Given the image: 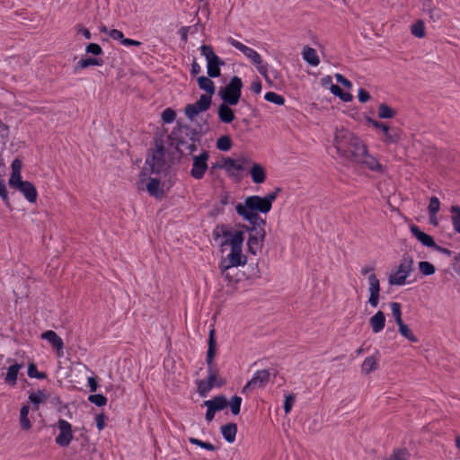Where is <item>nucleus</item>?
I'll return each mask as SVG.
<instances>
[{"instance_id": "1", "label": "nucleus", "mask_w": 460, "mask_h": 460, "mask_svg": "<svg viewBox=\"0 0 460 460\" xmlns=\"http://www.w3.org/2000/svg\"><path fill=\"white\" fill-rule=\"evenodd\" d=\"M214 240L217 242L221 237H225L221 241L220 246H230L231 251L226 259H222L219 263L221 275L224 278H229V270L244 266L247 261V256L243 253V245L244 242L243 231H232V228L225 224H218L212 233Z\"/></svg>"}, {"instance_id": "2", "label": "nucleus", "mask_w": 460, "mask_h": 460, "mask_svg": "<svg viewBox=\"0 0 460 460\" xmlns=\"http://www.w3.org/2000/svg\"><path fill=\"white\" fill-rule=\"evenodd\" d=\"M338 155L346 162L358 164L367 155V146L353 132L344 128L337 129L333 139Z\"/></svg>"}, {"instance_id": "3", "label": "nucleus", "mask_w": 460, "mask_h": 460, "mask_svg": "<svg viewBox=\"0 0 460 460\" xmlns=\"http://www.w3.org/2000/svg\"><path fill=\"white\" fill-rule=\"evenodd\" d=\"M243 87L242 79L237 75H234L226 86L220 87L218 96L222 102L237 105L242 98Z\"/></svg>"}, {"instance_id": "4", "label": "nucleus", "mask_w": 460, "mask_h": 460, "mask_svg": "<svg viewBox=\"0 0 460 460\" xmlns=\"http://www.w3.org/2000/svg\"><path fill=\"white\" fill-rule=\"evenodd\" d=\"M192 128L181 121H177L176 127L172 129V133L168 136V142L170 146H174L175 151L179 153L178 162L185 155L181 146L187 144V138L190 139Z\"/></svg>"}, {"instance_id": "5", "label": "nucleus", "mask_w": 460, "mask_h": 460, "mask_svg": "<svg viewBox=\"0 0 460 460\" xmlns=\"http://www.w3.org/2000/svg\"><path fill=\"white\" fill-rule=\"evenodd\" d=\"M192 128L181 121H177L176 127L172 129V133L168 136V142L170 146H174L175 151L179 153L178 162L185 155L181 146L187 144V138L190 139Z\"/></svg>"}, {"instance_id": "6", "label": "nucleus", "mask_w": 460, "mask_h": 460, "mask_svg": "<svg viewBox=\"0 0 460 460\" xmlns=\"http://www.w3.org/2000/svg\"><path fill=\"white\" fill-rule=\"evenodd\" d=\"M228 42L233 46L234 47L235 49H237L238 50H240L243 55H245L249 59L252 60V62L253 63V65L256 66L257 67V70L259 71V73L264 77V79L266 80V82L271 85L272 84V81L271 79L269 77L268 75V67H267V65H264L262 64V58L260 56V54H258L254 49H252V48H249L247 46H245L244 44H243L242 42L238 41V40H235L233 38H229L228 39Z\"/></svg>"}, {"instance_id": "7", "label": "nucleus", "mask_w": 460, "mask_h": 460, "mask_svg": "<svg viewBox=\"0 0 460 460\" xmlns=\"http://www.w3.org/2000/svg\"><path fill=\"white\" fill-rule=\"evenodd\" d=\"M200 53L206 58L207 60V73L208 77H219L221 75V66H225V61L222 60L214 51L210 45L203 44L200 47Z\"/></svg>"}, {"instance_id": "8", "label": "nucleus", "mask_w": 460, "mask_h": 460, "mask_svg": "<svg viewBox=\"0 0 460 460\" xmlns=\"http://www.w3.org/2000/svg\"><path fill=\"white\" fill-rule=\"evenodd\" d=\"M251 163L252 160L246 156H239L236 159L228 156L222 157V166H224L227 175L236 181H240L243 179V175L239 172H243L245 165Z\"/></svg>"}, {"instance_id": "9", "label": "nucleus", "mask_w": 460, "mask_h": 460, "mask_svg": "<svg viewBox=\"0 0 460 460\" xmlns=\"http://www.w3.org/2000/svg\"><path fill=\"white\" fill-rule=\"evenodd\" d=\"M217 343L216 331L214 328H211L208 332V350L206 356V363L208 365V375H219V369L215 362V358L217 356Z\"/></svg>"}, {"instance_id": "10", "label": "nucleus", "mask_w": 460, "mask_h": 460, "mask_svg": "<svg viewBox=\"0 0 460 460\" xmlns=\"http://www.w3.org/2000/svg\"><path fill=\"white\" fill-rule=\"evenodd\" d=\"M413 259L405 253L402 256L401 264L398 266L396 274L402 273L401 276L394 277V275L389 276L390 285L402 286L406 282L407 277L412 271Z\"/></svg>"}, {"instance_id": "11", "label": "nucleus", "mask_w": 460, "mask_h": 460, "mask_svg": "<svg viewBox=\"0 0 460 460\" xmlns=\"http://www.w3.org/2000/svg\"><path fill=\"white\" fill-rule=\"evenodd\" d=\"M209 159V153L207 150H202V152L198 155H192V167L190 169V174L195 180H201L206 172L208 169V161Z\"/></svg>"}, {"instance_id": "12", "label": "nucleus", "mask_w": 460, "mask_h": 460, "mask_svg": "<svg viewBox=\"0 0 460 460\" xmlns=\"http://www.w3.org/2000/svg\"><path fill=\"white\" fill-rule=\"evenodd\" d=\"M58 428L60 432L56 438V443L63 447H68L73 439L71 424L63 419H59L58 421Z\"/></svg>"}, {"instance_id": "13", "label": "nucleus", "mask_w": 460, "mask_h": 460, "mask_svg": "<svg viewBox=\"0 0 460 460\" xmlns=\"http://www.w3.org/2000/svg\"><path fill=\"white\" fill-rule=\"evenodd\" d=\"M246 208H250L254 212L266 214L270 211L271 208L269 207L267 201L263 197L258 195L249 196L242 203Z\"/></svg>"}, {"instance_id": "14", "label": "nucleus", "mask_w": 460, "mask_h": 460, "mask_svg": "<svg viewBox=\"0 0 460 460\" xmlns=\"http://www.w3.org/2000/svg\"><path fill=\"white\" fill-rule=\"evenodd\" d=\"M152 148L147 149L146 165L150 166V172L155 174H159L164 171V168L167 165L165 160V155L162 156L156 155H151Z\"/></svg>"}, {"instance_id": "15", "label": "nucleus", "mask_w": 460, "mask_h": 460, "mask_svg": "<svg viewBox=\"0 0 460 460\" xmlns=\"http://www.w3.org/2000/svg\"><path fill=\"white\" fill-rule=\"evenodd\" d=\"M369 282V298L368 303L372 307H376L379 304L380 299V281L375 273H371L368 276Z\"/></svg>"}, {"instance_id": "16", "label": "nucleus", "mask_w": 460, "mask_h": 460, "mask_svg": "<svg viewBox=\"0 0 460 460\" xmlns=\"http://www.w3.org/2000/svg\"><path fill=\"white\" fill-rule=\"evenodd\" d=\"M382 133L384 135L383 142L391 145L401 141L402 130L398 127H391L387 124Z\"/></svg>"}, {"instance_id": "17", "label": "nucleus", "mask_w": 460, "mask_h": 460, "mask_svg": "<svg viewBox=\"0 0 460 460\" xmlns=\"http://www.w3.org/2000/svg\"><path fill=\"white\" fill-rule=\"evenodd\" d=\"M41 339L49 341L50 345L57 350L58 357L63 355L64 342L62 339L52 330L46 331L41 333Z\"/></svg>"}, {"instance_id": "18", "label": "nucleus", "mask_w": 460, "mask_h": 460, "mask_svg": "<svg viewBox=\"0 0 460 460\" xmlns=\"http://www.w3.org/2000/svg\"><path fill=\"white\" fill-rule=\"evenodd\" d=\"M232 104L222 102L217 108V116L219 121L225 124H230L235 119V111L232 109Z\"/></svg>"}, {"instance_id": "19", "label": "nucleus", "mask_w": 460, "mask_h": 460, "mask_svg": "<svg viewBox=\"0 0 460 460\" xmlns=\"http://www.w3.org/2000/svg\"><path fill=\"white\" fill-rule=\"evenodd\" d=\"M410 231L411 234L423 245L428 248H433L435 245L434 238L429 235V234H426L420 228L416 225H411Z\"/></svg>"}, {"instance_id": "20", "label": "nucleus", "mask_w": 460, "mask_h": 460, "mask_svg": "<svg viewBox=\"0 0 460 460\" xmlns=\"http://www.w3.org/2000/svg\"><path fill=\"white\" fill-rule=\"evenodd\" d=\"M235 211L243 220L247 221L251 226H256L257 221L260 219L258 212H254L250 208H246L242 203H237Z\"/></svg>"}, {"instance_id": "21", "label": "nucleus", "mask_w": 460, "mask_h": 460, "mask_svg": "<svg viewBox=\"0 0 460 460\" xmlns=\"http://www.w3.org/2000/svg\"><path fill=\"white\" fill-rule=\"evenodd\" d=\"M363 167L367 168L368 170L372 172H384V166L378 162V160L371 155L368 153V149L367 148V155H364L362 156V159L360 160L359 164Z\"/></svg>"}, {"instance_id": "22", "label": "nucleus", "mask_w": 460, "mask_h": 460, "mask_svg": "<svg viewBox=\"0 0 460 460\" xmlns=\"http://www.w3.org/2000/svg\"><path fill=\"white\" fill-rule=\"evenodd\" d=\"M252 166L249 170L252 181L256 184L263 183L267 179V172L265 168L258 163H251Z\"/></svg>"}, {"instance_id": "23", "label": "nucleus", "mask_w": 460, "mask_h": 460, "mask_svg": "<svg viewBox=\"0 0 460 460\" xmlns=\"http://www.w3.org/2000/svg\"><path fill=\"white\" fill-rule=\"evenodd\" d=\"M202 406L210 407L212 410L217 412L228 407V400L226 395L219 394L214 396L210 400L204 401Z\"/></svg>"}, {"instance_id": "24", "label": "nucleus", "mask_w": 460, "mask_h": 460, "mask_svg": "<svg viewBox=\"0 0 460 460\" xmlns=\"http://www.w3.org/2000/svg\"><path fill=\"white\" fill-rule=\"evenodd\" d=\"M17 190H19L30 203L36 202L38 191L31 181H26Z\"/></svg>"}, {"instance_id": "25", "label": "nucleus", "mask_w": 460, "mask_h": 460, "mask_svg": "<svg viewBox=\"0 0 460 460\" xmlns=\"http://www.w3.org/2000/svg\"><path fill=\"white\" fill-rule=\"evenodd\" d=\"M104 64V60L101 58L88 57L81 58L74 67V72L77 73L79 70L85 69L92 66H102Z\"/></svg>"}, {"instance_id": "26", "label": "nucleus", "mask_w": 460, "mask_h": 460, "mask_svg": "<svg viewBox=\"0 0 460 460\" xmlns=\"http://www.w3.org/2000/svg\"><path fill=\"white\" fill-rule=\"evenodd\" d=\"M369 325L374 333L380 332L385 325V315L382 311H377L373 316L369 319Z\"/></svg>"}, {"instance_id": "27", "label": "nucleus", "mask_w": 460, "mask_h": 460, "mask_svg": "<svg viewBox=\"0 0 460 460\" xmlns=\"http://www.w3.org/2000/svg\"><path fill=\"white\" fill-rule=\"evenodd\" d=\"M146 187L151 197L162 199L164 196V190L161 188V181L158 178H149Z\"/></svg>"}, {"instance_id": "28", "label": "nucleus", "mask_w": 460, "mask_h": 460, "mask_svg": "<svg viewBox=\"0 0 460 460\" xmlns=\"http://www.w3.org/2000/svg\"><path fill=\"white\" fill-rule=\"evenodd\" d=\"M380 353L378 350L376 351V354L371 357H367L361 365V371L365 375H368L371 372L375 371L378 367V358Z\"/></svg>"}, {"instance_id": "29", "label": "nucleus", "mask_w": 460, "mask_h": 460, "mask_svg": "<svg viewBox=\"0 0 460 460\" xmlns=\"http://www.w3.org/2000/svg\"><path fill=\"white\" fill-rule=\"evenodd\" d=\"M211 77L201 75L197 78V83L200 90L206 92L205 95H212L216 92V86Z\"/></svg>"}, {"instance_id": "30", "label": "nucleus", "mask_w": 460, "mask_h": 460, "mask_svg": "<svg viewBox=\"0 0 460 460\" xmlns=\"http://www.w3.org/2000/svg\"><path fill=\"white\" fill-rule=\"evenodd\" d=\"M270 374L269 370L263 369L257 371L253 377L249 381V385H255L263 387L265 386L269 381H270Z\"/></svg>"}, {"instance_id": "31", "label": "nucleus", "mask_w": 460, "mask_h": 460, "mask_svg": "<svg viewBox=\"0 0 460 460\" xmlns=\"http://www.w3.org/2000/svg\"><path fill=\"white\" fill-rule=\"evenodd\" d=\"M221 433L225 440L228 443H233L235 440L237 433V425L234 422H229L221 426Z\"/></svg>"}, {"instance_id": "32", "label": "nucleus", "mask_w": 460, "mask_h": 460, "mask_svg": "<svg viewBox=\"0 0 460 460\" xmlns=\"http://www.w3.org/2000/svg\"><path fill=\"white\" fill-rule=\"evenodd\" d=\"M23 367L22 364L14 363L7 368L4 381L7 385L13 386L17 383L19 370Z\"/></svg>"}, {"instance_id": "33", "label": "nucleus", "mask_w": 460, "mask_h": 460, "mask_svg": "<svg viewBox=\"0 0 460 460\" xmlns=\"http://www.w3.org/2000/svg\"><path fill=\"white\" fill-rule=\"evenodd\" d=\"M304 60L312 66H316L320 63L316 50L309 46H305L302 52Z\"/></svg>"}, {"instance_id": "34", "label": "nucleus", "mask_w": 460, "mask_h": 460, "mask_svg": "<svg viewBox=\"0 0 460 460\" xmlns=\"http://www.w3.org/2000/svg\"><path fill=\"white\" fill-rule=\"evenodd\" d=\"M29 405H22L20 410V426L22 430H29L31 428V422L29 419Z\"/></svg>"}, {"instance_id": "35", "label": "nucleus", "mask_w": 460, "mask_h": 460, "mask_svg": "<svg viewBox=\"0 0 460 460\" xmlns=\"http://www.w3.org/2000/svg\"><path fill=\"white\" fill-rule=\"evenodd\" d=\"M48 395L42 390H39L37 393H31L29 395V402L33 405V410L38 411L40 403L45 402Z\"/></svg>"}, {"instance_id": "36", "label": "nucleus", "mask_w": 460, "mask_h": 460, "mask_svg": "<svg viewBox=\"0 0 460 460\" xmlns=\"http://www.w3.org/2000/svg\"><path fill=\"white\" fill-rule=\"evenodd\" d=\"M396 110L393 109L386 103H380L377 110V115L379 119H392L396 115Z\"/></svg>"}, {"instance_id": "37", "label": "nucleus", "mask_w": 460, "mask_h": 460, "mask_svg": "<svg viewBox=\"0 0 460 460\" xmlns=\"http://www.w3.org/2000/svg\"><path fill=\"white\" fill-rule=\"evenodd\" d=\"M330 90L333 95L339 97L345 102H349L353 100V95L349 92H344L338 84H332Z\"/></svg>"}, {"instance_id": "38", "label": "nucleus", "mask_w": 460, "mask_h": 460, "mask_svg": "<svg viewBox=\"0 0 460 460\" xmlns=\"http://www.w3.org/2000/svg\"><path fill=\"white\" fill-rule=\"evenodd\" d=\"M216 146L223 152L229 151L233 146V141L228 135H223L217 139Z\"/></svg>"}, {"instance_id": "39", "label": "nucleus", "mask_w": 460, "mask_h": 460, "mask_svg": "<svg viewBox=\"0 0 460 460\" xmlns=\"http://www.w3.org/2000/svg\"><path fill=\"white\" fill-rule=\"evenodd\" d=\"M212 103V97L210 95L201 94L199 99L194 102V106L199 111V112L207 111Z\"/></svg>"}, {"instance_id": "40", "label": "nucleus", "mask_w": 460, "mask_h": 460, "mask_svg": "<svg viewBox=\"0 0 460 460\" xmlns=\"http://www.w3.org/2000/svg\"><path fill=\"white\" fill-rule=\"evenodd\" d=\"M399 333L411 342H418L419 339L414 335L411 328L403 322L398 324Z\"/></svg>"}, {"instance_id": "41", "label": "nucleus", "mask_w": 460, "mask_h": 460, "mask_svg": "<svg viewBox=\"0 0 460 460\" xmlns=\"http://www.w3.org/2000/svg\"><path fill=\"white\" fill-rule=\"evenodd\" d=\"M212 380V378H207V380H199L197 382L198 393L201 397H207L209 391L213 388Z\"/></svg>"}, {"instance_id": "42", "label": "nucleus", "mask_w": 460, "mask_h": 460, "mask_svg": "<svg viewBox=\"0 0 460 460\" xmlns=\"http://www.w3.org/2000/svg\"><path fill=\"white\" fill-rule=\"evenodd\" d=\"M411 34L416 38L422 39L426 35L425 24L422 20L416 21L411 28Z\"/></svg>"}, {"instance_id": "43", "label": "nucleus", "mask_w": 460, "mask_h": 460, "mask_svg": "<svg viewBox=\"0 0 460 460\" xmlns=\"http://www.w3.org/2000/svg\"><path fill=\"white\" fill-rule=\"evenodd\" d=\"M410 452L406 447L394 448L393 454L387 460H409Z\"/></svg>"}, {"instance_id": "44", "label": "nucleus", "mask_w": 460, "mask_h": 460, "mask_svg": "<svg viewBox=\"0 0 460 460\" xmlns=\"http://www.w3.org/2000/svg\"><path fill=\"white\" fill-rule=\"evenodd\" d=\"M27 374L31 378H37L40 380L46 379L48 377L47 373L38 371L37 365L34 362L28 364Z\"/></svg>"}, {"instance_id": "45", "label": "nucleus", "mask_w": 460, "mask_h": 460, "mask_svg": "<svg viewBox=\"0 0 460 460\" xmlns=\"http://www.w3.org/2000/svg\"><path fill=\"white\" fill-rule=\"evenodd\" d=\"M247 246H248V252H250L251 254H253V255H255L257 253V251H256L257 247H260V248L262 247V246H261V241L257 237V234H254L253 233L249 234Z\"/></svg>"}, {"instance_id": "46", "label": "nucleus", "mask_w": 460, "mask_h": 460, "mask_svg": "<svg viewBox=\"0 0 460 460\" xmlns=\"http://www.w3.org/2000/svg\"><path fill=\"white\" fill-rule=\"evenodd\" d=\"M154 144L155 146V150L152 148L151 155H156L162 156L165 155L166 149L163 140V135L155 136L154 138Z\"/></svg>"}, {"instance_id": "47", "label": "nucleus", "mask_w": 460, "mask_h": 460, "mask_svg": "<svg viewBox=\"0 0 460 460\" xmlns=\"http://www.w3.org/2000/svg\"><path fill=\"white\" fill-rule=\"evenodd\" d=\"M454 230L460 234V207L454 205L450 208Z\"/></svg>"}, {"instance_id": "48", "label": "nucleus", "mask_w": 460, "mask_h": 460, "mask_svg": "<svg viewBox=\"0 0 460 460\" xmlns=\"http://www.w3.org/2000/svg\"><path fill=\"white\" fill-rule=\"evenodd\" d=\"M264 99L267 102L274 103L279 106L284 105L286 102L285 98L282 95L275 92H267L264 95Z\"/></svg>"}, {"instance_id": "49", "label": "nucleus", "mask_w": 460, "mask_h": 460, "mask_svg": "<svg viewBox=\"0 0 460 460\" xmlns=\"http://www.w3.org/2000/svg\"><path fill=\"white\" fill-rule=\"evenodd\" d=\"M25 181L22 179L21 172H11L8 184L10 188L17 190Z\"/></svg>"}, {"instance_id": "50", "label": "nucleus", "mask_w": 460, "mask_h": 460, "mask_svg": "<svg viewBox=\"0 0 460 460\" xmlns=\"http://www.w3.org/2000/svg\"><path fill=\"white\" fill-rule=\"evenodd\" d=\"M242 398L238 395L232 396L228 401V406L233 415H238L241 411Z\"/></svg>"}, {"instance_id": "51", "label": "nucleus", "mask_w": 460, "mask_h": 460, "mask_svg": "<svg viewBox=\"0 0 460 460\" xmlns=\"http://www.w3.org/2000/svg\"><path fill=\"white\" fill-rule=\"evenodd\" d=\"M390 307H391V310H392V314L394 318V321L396 323V324H400L402 323H403L402 321V306H401V304L398 303V302H391L390 303Z\"/></svg>"}, {"instance_id": "52", "label": "nucleus", "mask_w": 460, "mask_h": 460, "mask_svg": "<svg viewBox=\"0 0 460 460\" xmlns=\"http://www.w3.org/2000/svg\"><path fill=\"white\" fill-rule=\"evenodd\" d=\"M189 441L191 445L197 446L208 451H216L217 449V447L210 442L202 441L196 438H190Z\"/></svg>"}, {"instance_id": "53", "label": "nucleus", "mask_w": 460, "mask_h": 460, "mask_svg": "<svg viewBox=\"0 0 460 460\" xmlns=\"http://www.w3.org/2000/svg\"><path fill=\"white\" fill-rule=\"evenodd\" d=\"M419 270L420 272L424 276H430L436 271L435 266L432 263L425 261L419 262Z\"/></svg>"}, {"instance_id": "54", "label": "nucleus", "mask_w": 460, "mask_h": 460, "mask_svg": "<svg viewBox=\"0 0 460 460\" xmlns=\"http://www.w3.org/2000/svg\"><path fill=\"white\" fill-rule=\"evenodd\" d=\"M88 401L98 407H102L107 403V398L102 394H93L88 396Z\"/></svg>"}, {"instance_id": "55", "label": "nucleus", "mask_w": 460, "mask_h": 460, "mask_svg": "<svg viewBox=\"0 0 460 460\" xmlns=\"http://www.w3.org/2000/svg\"><path fill=\"white\" fill-rule=\"evenodd\" d=\"M439 209H440V201H439L438 198H437L436 196H432L429 199V203L428 206L429 215V216L437 215V213L439 211Z\"/></svg>"}, {"instance_id": "56", "label": "nucleus", "mask_w": 460, "mask_h": 460, "mask_svg": "<svg viewBox=\"0 0 460 460\" xmlns=\"http://www.w3.org/2000/svg\"><path fill=\"white\" fill-rule=\"evenodd\" d=\"M164 123L169 124L174 121L176 118V111L172 108H166L161 115Z\"/></svg>"}, {"instance_id": "57", "label": "nucleus", "mask_w": 460, "mask_h": 460, "mask_svg": "<svg viewBox=\"0 0 460 460\" xmlns=\"http://www.w3.org/2000/svg\"><path fill=\"white\" fill-rule=\"evenodd\" d=\"M242 276H244L245 279L260 278L261 272L258 264H255L254 266H250L248 268V271L242 272Z\"/></svg>"}, {"instance_id": "58", "label": "nucleus", "mask_w": 460, "mask_h": 460, "mask_svg": "<svg viewBox=\"0 0 460 460\" xmlns=\"http://www.w3.org/2000/svg\"><path fill=\"white\" fill-rule=\"evenodd\" d=\"M85 52L96 58L103 54L102 47L97 43H89L85 48Z\"/></svg>"}, {"instance_id": "59", "label": "nucleus", "mask_w": 460, "mask_h": 460, "mask_svg": "<svg viewBox=\"0 0 460 460\" xmlns=\"http://www.w3.org/2000/svg\"><path fill=\"white\" fill-rule=\"evenodd\" d=\"M229 277H231V279L225 278L228 283H239L245 279L244 276H242V273H240L235 268L229 270Z\"/></svg>"}, {"instance_id": "60", "label": "nucleus", "mask_w": 460, "mask_h": 460, "mask_svg": "<svg viewBox=\"0 0 460 460\" xmlns=\"http://www.w3.org/2000/svg\"><path fill=\"white\" fill-rule=\"evenodd\" d=\"M296 401V396L293 394H288L285 396L283 410L286 414L289 413L292 410L294 402Z\"/></svg>"}, {"instance_id": "61", "label": "nucleus", "mask_w": 460, "mask_h": 460, "mask_svg": "<svg viewBox=\"0 0 460 460\" xmlns=\"http://www.w3.org/2000/svg\"><path fill=\"white\" fill-rule=\"evenodd\" d=\"M184 112L186 117L190 120H193L194 118L200 113L199 111L192 103L186 105Z\"/></svg>"}, {"instance_id": "62", "label": "nucleus", "mask_w": 460, "mask_h": 460, "mask_svg": "<svg viewBox=\"0 0 460 460\" xmlns=\"http://www.w3.org/2000/svg\"><path fill=\"white\" fill-rule=\"evenodd\" d=\"M427 13H429V19L435 22L440 21L443 16V12L435 6Z\"/></svg>"}, {"instance_id": "63", "label": "nucleus", "mask_w": 460, "mask_h": 460, "mask_svg": "<svg viewBox=\"0 0 460 460\" xmlns=\"http://www.w3.org/2000/svg\"><path fill=\"white\" fill-rule=\"evenodd\" d=\"M206 133V131H203L201 127L198 128H192L191 134L190 136V140L192 142H198V144H200V137Z\"/></svg>"}, {"instance_id": "64", "label": "nucleus", "mask_w": 460, "mask_h": 460, "mask_svg": "<svg viewBox=\"0 0 460 460\" xmlns=\"http://www.w3.org/2000/svg\"><path fill=\"white\" fill-rule=\"evenodd\" d=\"M212 378L213 387H222L226 384V379L219 377V375H208V379Z\"/></svg>"}]
</instances>
